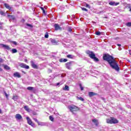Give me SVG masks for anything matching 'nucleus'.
Listing matches in <instances>:
<instances>
[{
    "mask_svg": "<svg viewBox=\"0 0 131 131\" xmlns=\"http://www.w3.org/2000/svg\"><path fill=\"white\" fill-rule=\"evenodd\" d=\"M103 59L104 61H107V62H108V64L113 69H115L116 71H119L118 64L117 63V62H116V60L114 59L113 56L109 54H104L103 56Z\"/></svg>",
    "mask_w": 131,
    "mask_h": 131,
    "instance_id": "obj_1",
    "label": "nucleus"
},
{
    "mask_svg": "<svg viewBox=\"0 0 131 131\" xmlns=\"http://www.w3.org/2000/svg\"><path fill=\"white\" fill-rule=\"evenodd\" d=\"M106 122L107 123H110L111 124L113 123H118V120L115 118L111 117L110 119H106Z\"/></svg>",
    "mask_w": 131,
    "mask_h": 131,
    "instance_id": "obj_2",
    "label": "nucleus"
},
{
    "mask_svg": "<svg viewBox=\"0 0 131 131\" xmlns=\"http://www.w3.org/2000/svg\"><path fill=\"white\" fill-rule=\"evenodd\" d=\"M69 108L70 111H71L73 113L75 111H78V110H79V108H78V107H77L74 105H71L69 106Z\"/></svg>",
    "mask_w": 131,
    "mask_h": 131,
    "instance_id": "obj_3",
    "label": "nucleus"
},
{
    "mask_svg": "<svg viewBox=\"0 0 131 131\" xmlns=\"http://www.w3.org/2000/svg\"><path fill=\"white\" fill-rule=\"evenodd\" d=\"M73 63H74V62L73 61H70L69 62L66 63V68H67V69H68L69 70H71L72 69L71 67H72Z\"/></svg>",
    "mask_w": 131,
    "mask_h": 131,
    "instance_id": "obj_4",
    "label": "nucleus"
},
{
    "mask_svg": "<svg viewBox=\"0 0 131 131\" xmlns=\"http://www.w3.org/2000/svg\"><path fill=\"white\" fill-rule=\"evenodd\" d=\"M86 53L88 55H89V56L90 57V58L91 59H93L94 58H95L96 57V54H95V53H94V52L88 50L86 52Z\"/></svg>",
    "mask_w": 131,
    "mask_h": 131,
    "instance_id": "obj_5",
    "label": "nucleus"
},
{
    "mask_svg": "<svg viewBox=\"0 0 131 131\" xmlns=\"http://www.w3.org/2000/svg\"><path fill=\"white\" fill-rule=\"evenodd\" d=\"M30 63L32 68H34V69H37L38 68V66L35 64V60H31Z\"/></svg>",
    "mask_w": 131,
    "mask_h": 131,
    "instance_id": "obj_6",
    "label": "nucleus"
},
{
    "mask_svg": "<svg viewBox=\"0 0 131 131\" xmlns=\"http://www.w3.org/2000/svg\"><path fill=\"white\" fill-rule=\"evenodd\" d=\"M26 119H27L28 124H29L30 125H31V126H32L33 127H34L35 124L34 123H33L31 119L28 117H27Z\"/></svg>",
    "mask_w": 131,
    "mask_h": 131,
    "instance_id": "obj_7",
    "label": "nucleus"
},
{
    "mask_svg": "<svg viewBox=\"0 0 131 131\" xmlns=\"http://www.w3.org/2000/svg\"><path fill=\"white\" fill-rule=\"evenodd\" d=\"M19 66L21 68H25V69H29V66L25 64V63H20L19 64Z\"/></svg>",
    "mask_w": 131,
    "mask_h": 131,
    "instance_id": "obj_8",
    "label": "nucleus"
},
{
    "mask_svg": "<svg viewBox=\"0 0 131 131\" xmlns=\"http://www.w3.org/2000/svg\"><path fill=\"white\" fill-rule=\"evenodd\" d=\"M1 46H2V47L4 48L5 50H7L8 51H11V48L9 46L6 45L4 44H1Z\"/></svg>",
    "mask_w": 131,
    "mask_h": 131,
    "instance_id": "obj_9",
    "label": "nucleus"
},
{
    "mask_svg": "<svg viewBox=\"0 0 131 131\" xmlns=\"http://www.w3.org/2000/svg\"><path fill=\"white\" fill-rule=\"evenodd\" d=\"M14 77H17L18 78H21V75H20V73L19 72H16L13 74Z\"/></svg>",
    "mask_w": 131,
    "mask_h": 131,
    "instance_id": "obj_10",
    "label": "nucleus"
},
{
    "mask_svg": "<svg viewBox=\"0 0 131 131\" xmlns=\"http://www.w3.org/2000/svg\"><path fill=\"white\" fill-rule=\"evenodd\" d=\"M54 28H55V30H56V31L62 30V28H61V27H60V26H59V25H58V24H55Z\"/></svg>",
    "mask_w": 131,
    "mask_h": 131,
    "instance_id": "obj_11",
    "label": "nucleus"
},
{
    "mask_svg": "<svg viewBox=\"0 0 131 131\" xmlns=\"http://www.w3.org/2000/svg\"><path fill=\"white\" fill-rule=\"evenodd\" d=\"M15 118L18 120H20V119H22V116L19 114H17L15 115Z\"/></svg>",
    "mask_w": 131,
    "mask_h": 131,
    "instance_id": "obj_12",
    "label": "nucleus"
},
{
    "mask_svg": "<svg viewBox=\"0 0 131 131\" xmlns=\"http://www.w3.org/2000/svg\"><path fill=\"white\" fill-rule=\"evenodd\" d=\"M4 6L6 9H8V10H9V11H12V7L9 5L8 4H4Z\"/></svg>",
    "mask_w": 131,
    "mask_h": 131,
    "instance_id": "obj_13",
    "label": "nucleus"
},
{
    "mask_svg": "<svg viewBox=\"0 0 131 131\" xmlns=\"http://www.w3.org/2000/svg\"><path fill=\"white\" fill-rule=\"evenodd\" d=\"M7 17H8V18H10V19H9V20L10 21H11V20H15V16H14V15H10V14H8L7 15Z\"/></svg>",
    "mask_w": 131,
    "mask_h": 131,
    "instance_id": "obj_14",
    "label": "nucleus"
},
{
    "mask_svg": "<svg viewBox=\"0 0 131 131\" xmlns=\"http://www.w3.org/2000/svg\"><path fill=\"white\" fill-rule=\"evenodd\" d=\"M2 66H3L4 67V69L5 70H11V68H10V67H9L8 65L7 64H3Z\"/></svg>",
    "mask_w": 131,
    "mask_h": 131,
    "instance_id": "obj_15",
    "label": "nucleus"
},
{
    "mask_svg": "<svg viewBox=\"0 0 131 131\" xmlns=\"http://www.w3.org/2000/svg\"><path fill=\"white\" fill-rule=\"evenodd\" d=\"M108 4L110 6H118V5H119V3H115V2H111Z\"/></svg>",
    "mask_w": 131,
    "mask_h": 131,
    "instance_id": "obj_16",
    "label": "nucleus"
},
{
    "mask_svg": "<svg viewBox=\"0 0 131 131\" xmlns=\"http://www.w3.org/2000/svg\"><path fill=\"white\" fill-rule=\"evenodd\" d=\"M97 95V93H94V92H89V97H93L94 96H96Z\"/></svg>",
    "mask_w": 131,
    "mask_h": 131,
    "instance_id": "obj_17",
    "label": "nucleus"
},
{
    "mask_svg": "<svg viewBox=\"0 0 131 131\" xmlns=\"http://www.w3.org/2000/svg\"><path fill=\"white\" fill-rule=\"evenodd\" d=\"M68 61V60L66 58H61L59 59V62H60L61 63L64 62H67Z\"/></svg>",
    "mask_w": 131,
    "mask_h": 131,
    "instance_id": "obj_18",
    "label": "nucleus"
},
{
    "mask_svg": "<svg viewBox=\"0 0 131 131\" xmlns=\"http://www.w3.org/2000/svg\"><path fill=\"white\" fill-rule=\"evenodd\" d=\"M25 110H26V111H27V112H30V109L29 108V107H28V106L26 105L24 107Z\"/></svg>",
    "mask_w": 131,
    "mask_h": 131,
    "instance_id": "obj_19",
    "label": "nucleus"
},
{
    "mask_svg": "<svg viewBox=\"0 0 131 131\" xmlns=\"http://www.w3.org/2000/svg\"><path fill=\"white\" fill-rule=\"evenodd\" d=\"M63 91H69V86L68 85H66L64 88H62Z\"/></svg>",
    "mask_w": 131,
    "mask_h": 131,
    "instance_id": "obj_20",
    "label": "nucleus"
},
{
    "mask_svg": "<svg viewBox=\"0 0 131 131\" xmlns=\"http://www.w3.org/2000/svg\"><path fill=\"white\" fill-rule=\"evenodd\" d=\"M10 51L12 54H15L17 52V50L16 49H12L11 50H10Z\"/></svg>",
    "mask_w": 131,
    "mask_h": 131,
    "instance_id": "obj_21",
    "label": "nucleus"
},
{
    "mask_svg": "<svg viewBox=\"0 0 131 131\" xmlns=\"http://www.w3.org/2000/svg\"><path fill=\"white\" fill-rule=\"evenodd\" d=\"M67 57V58H69V59H73V58H74V56L71 54L68 55Z\"/></svg>",
    "mask_w": 131,
    "mask_h": 131,
    "instance_id": "obj_22",
    "label": "nucleus"
},
{
    "mask_svg": "<svg viewBox=\"0 0 131 131\" xmlns=\"http://www.w3.org/2000/svg\"><path fill=\"white\" fill-rule=\"evenodd\" d=\"M7 13L8 12L5 13L4 12V11H1V14L2 15V16H6Z\"/></svg>",
    "mask_w": 131,
    "mask_h": 131,
    "instance_id": "obj_23",
    "label": "nucleus"
},
{
    "mask_svg": "<svg viewBox=\"0 0 131 131\" xmlns=\"http://www.w3.org/2000/svg\"><path fill=\"white\" fill-rule=\"evenodd\" d=\"M10 42L11 43H13V45H14V46H17L18 43H17L15 41H10Z\"/></svg>",
    "mask_w": 131,
    "mask_h": 131,
    "instance_id": "obj_24",
    "label": "nucleus"
},
{
    "mask_svg": "<svg viewBox=\"0 0 131 131\" xmlns=\"http://www.w3.org/2000/svg\"><path fill=\"white\" fill-rule=\"evenodd\" d=\"M51 42L53 45H56L57 43V41H56V40H55V39H52L51 40Z\"/></svg>",
    "mask_w": 131,
    "mask_h": 131,
    "instance_id": "obj_25",
    "label": "nucleus"
},
{
    "mask_svg": "<svg viewBox=\"0 0 131 131\" xmlns=\"http://www.w3.org/2000/svg\"><path fill=\"white\" fill-rule=\"evenodd\" d=\"M77 99H78V100H80V101H84V99H83V98L81 97H77Z\"/></svg>",
    "mask_w": 131,
    "mask_h": 131,
    "instance_id": "obj_26",
    "label": "nucleus"
},
{
    "mask_svg": "<svg viewBox=\"0 0 131 131\" xmlns=\"http://www.w3.org/2000/svg\"><path fill=\"white\" fill-rule=\"evenodd\" d=\"M26 26H27V27H30V28H32V27H33V25H31L29 24H26Z\"/></svg>",
    "mask_w": 131,
    "mask_h": 131,
    "instance_id": "obj_27",
    "label": "nucleus"
},
{
    "mask_svg": "<svg viewBox=\"0 0 131 131\" xmlns=\"http://www.w3.org/2000/svg\"><path fill=\"white\" fill-rule=\"evenodd\" d=\"M4 94L5 95V96L7 98V99H8V98H9V95H8V94H7V92H6V91H4Z\"/></svg>",
    "mask_w": 131,
    "mask_h": 131,
    "instance_id": "obj_28",
    "label": "nucleus"
},
{
    "mask_svg": "<svg viewBox=\"0 0 131 131\" xmlns=\"http://www.w3.org/2000/svg\"><path fill=\"white\" fill-rule=\"evenodd\" d=\"M95 62H99V58L96 57V56L93 59Z\"/></svg>",
    "mask_w": 131,
    "mask_h": 131,
    "instance_id": "obj_29",
    "label": "nucleus"
},
{
    "mask_svg": "<svg viewBox=\"0 0 131 131\" xmlns=\"http://www.w3.org/2000/svg\"><path fill=\"white\" fill-rule=\"evenodd\" d=\"M34 88L33 87H31V86H29L27 88V90H28V91H32V90H33Z\"/></svg>",
    "mask_w": 131,
    "mask_h": 131,
    "instance_id": "obj_30",
    "label": "nucleus"
},
{
    "mask_svg": "<svg viewBox=\"0 0 131 131\" xmlns=\"http://www.w3.org/2000/svg\"><path fill=\"white\" fill-rule=\"evenodd\" d=\"M49 119L51 121H54V117H53L52 116H49Z\"/></svg>",
    "mask_w": 131,
    "mask_h": 131,
    "instance_id": "obj_31",
    "label": "nucleus"
},
{
    "mask_svg": "<svg viewBox=\"0 0 131 131\" xmlns=\"http://www.w3.org/2000/svg\"><path fill=\"white\" fill-rule=\"evenodd\" d=\"M95 34L96 35H101V32H100V31L96 32Z\"/></svg>",
    "mask_w": 131,
    "mask_h": 131,
    "instance_id": "obj_32",
    "label": "nucleus"
},
{
    "mask_svg": "<svg viewBox=\"0 0 131 131\" xmlns=\"http://www.w3.org/2000/svg\"><path fill=\"white\" fill-rule=\"evenodd\" d=\"M45 38H49V33H46V34L45 35Z\"/></svg>",
    "mask_w": 131,
    "mask_h": 131,
    "instance_id": "obj_33",
    "label": "nucleus"
},
{
    "mask_svg": "<svg viewBox=\"0 0 131 131\" xmlns=\"http://www.w3.org/2000/svg\"><path fill=\"white\" fill-rule=\"evenodd\" d=\"M38 125H42V126H43V125H45V123H43V122H39V123H38Z\"/></svg>",
    "mask_w": 131,
    "mask_h": 131,
    "instance_id": "obj_34",
    "label": "nucleus"
},
{
    "mask_svg": "<svg viewBox=\"0 0 131 131\" xmlns=\"http://www.w3.org/2000/svg\"><path fill=\"white\" fill-rule=\"evenodd\" d=\"M126 26H127L128 27H130V26H131V23L130 22L127 23L126 24Z\"/></svg>",
    "mask_w": 131,
    "mask_h": 131,
    "instance_id": "obj_35",
    "label": "nucleus"
},
{
    "mask_svg": "<svg viewBox=\"0 0 131 131\" xmlns=\"http://www.w3.org/2000/svg\"><path fill=\"white\" fill-rule=\"evenodd\" d=\"M68 31H69V32H72V29L70 27L68 28Z\"/></svg>",
    "mask_w": 131,
    "mask_h": 131,
    "instance_id": "obj_36",
    "label": "nucleus"
},
{
    "mask_svg": "<svg viewBox=\"0 0 131 131\" xmlns=\"http://www.w3.org/2000/svg\"><path fill=\"white\" fill-rule=\"evenodd\" d=\"M81 10H82V11H85V12H88V9L85 8L84 7H82Z\"/></svg>",
    "mask_w": 131,
    "mask_h": 131,
    "instance_id": "obj_37",
    "label": "nucleus"
},
{
    "mask_svg": "<svg viewBox=\"0 0 131 131\" xmlns=\"http://www.w3.org/2000/svg\"><path fill=\"white\" fill-rule=\"evenodd\" d=\"M33 120H34V121H35L36 122H37L38 124V123L39 122L38 121V120H37V119H36V118H33Z\"/></svg>",
    "mask_w": 131,
    "mask_h": 131,
    "instance_id": "obj_38",
    "label": "nucleus"
},
{
    "mask_svg": "<svg viewBox=\"0 0 131 131\" xmlns=\"http://www.w3.org/2000/svg\"><path fill=\"white\" fill-rule=\"evenodd\" d=\"M40 9L42 10L43 14H46V10H45V9H43L42 7H40Z\"/></svg>",
    "mask_w": 131,
    "mask_h": 131,
    "instance_id": "obj_39",
    "label": "nucleus"
},
{
    "mask_svg": "<svg viewBox=\"0 0 131 131\" xmlns=\"http://www.w3.org/2000/svg\"><path fill=\"white\" fill-rule=\"evenodd\" d=\"M79 86L81 89V91H83V87H82V85H81V84H79Z\"/></svg>",
    "mask_w": 131,
    "mask_h": 131,
    "instance_id": "obj_40",
    "label": "nucleus"
},
{
    "mask_svg": "<svg viewBox=\"0 0 131 131\" xmlns=\"http://www.w3.org/2000/svg\"><path fill=\"white\" fill-rule=\"evenodd\" d=\"M93 122H94V123H96L97 122L98 120H96V119H94L92 120Z\"/></svg>",
    "mask_w": 131,
    "mask_h": 131,
    "instance_id": "obj_41",
    "label": "nucleus"
},
{
    "mask_svg": "<svg viewBox=\"0 0 131 131\" xmlns=\"http://www.w3.org/2000/svg\"><path fill=\"white\" fill-rule=\"evenodd\" d=\"M56 85H62V83L61 82H58L56 83Z\"/></svg>",
    "mask_w": 131,
    "mask_h": 131,
    "instance_id": "obj_42",
    "label": "nucleus"
},
{
    "mask_svg": "<svg viewBox=\"0 0 131 131\" xmlns=\"http://www.w3.org/2000/svg\"><path fill=\"white\" fill-rule=\"evenodd\" d=\"M95 124L96 126H98V125H99V122H98V121H97V122H96V123H95Z\"/></svg>",
    "mask_w": 131,
    "mask_h": 131,
    "instance_id": "obj_43",
    "label": "nucleus"
},
{
    "mask_svg": "<svg viewBox=\"0 0 131 131\" xmlns=\"http://www.w3.org/2000/svg\"><path fill=\"white\" fill-rule=\"evenodd\" d=\"M86 8H89V9H90V8H91V7L90 6V5L86 4Z\"/></svg>",
    "mask_w": 131,
    "mask_h": 131,
    "instance_id": "obj_44",
    "label": "nucleus"
},
{
    "mask_svg": "<svg viewBox=\"0 0 131 131\" xmlns=\"http://www.w3.org/2000/svg\"><path fill=\"white\" fill-rule=\"evenodd\" d=\"M66 76V75H65V74L61 75V77H64V76Z\"/></svg>",
    "mask_w": 131,
    "mask_h": 131,
    "instance_id": "obj_45",
    "label": "nucleus"
},
{
    "mask_svg": "<svg viewBox=\"0 0 131 131\" xmlns=\"http://www.w3.org/2000/svg\"><path fill=\"white\" fill-rule=\"evenodd\" d=\"M48 71H49V72H50V73H52V70H51V69H49Z\"/></svg>",
    "mask_w": 131,
    "mask_h": 131,
    "instance_id": "obj_46",
    "label": "nucleus"
},
{
    "mask_svg": "<svg viewBox=\"0 0 131 131\" xmlns=\"http://www.w3.org/2000/svg\"><path fill=\"white\" fill-rule=\"evenodd\" d=\"M117 46H118V47H121V45L120 44H117Z\"/></svg>",
    "mask_w": 131,
    "mask_h": 131,
    "instance_id": "obj_47",
    "label": "nucleus"
},
{
    "mask_svg": "<svg viewBox=\"0 0 131 131\" xmlns=\"http://www.w3.org/2000/svg\"><path fill=\"white\" fill-rule=\"evenodd\" d=\"M22 72H23V73H24V74H26V73H25V72H24V71H22Z\"/></svg>",
    "mask_w": 131,
    "mask_h": 131,
    "instance_id": "obj_48",
    "label": "nucleus"
},
{
    "mask_svg": "<svg viewBox=\"0 0 131 131\" xmlns=\"http://www.w3.org/2000/svg\"><path fill=\"white\" fill-rule=\"evenodd\" d=\"M129 55H131L130 50L129 51Z\"/></svg>",
    "mask_w": 131,
    "mask_h": 131,
    "instance_id": "obj_49",
    "label": "nucleus"
},
{
    "mask_svg": "<svg viewBox=\"0 0 131 131\" xmlns=\"http://www.w3.org/2000/svg\"><path fill=\"white\" fill-rule=\"evenodd\" d=\"M2 62H3V59H1V62L2 63Z\"/></svg>",
    "mask_w": 131,
    "mask_h": 131,
    "instance_id": "obj_50",
    "label": "nucleus"
},
{
    "mask_svg": "<svg viewBox=\"0 0 131 131\" xmlns=\"http://www.w3.org/2000/svg\"><path fill=\"white\" fill-rule=\"evenodd\" d=\"M23 22H25V20L23 19Z\"/></svg>",
    "mask_w": 131,
    "mask_h": 131,
    "instance_id": "obj_51",
    "label": "nucleus"
},
{
    "mask_svg": "<svg viewBox=\"0 0 131 131\" xmlns=\"http://www.w3.org/2000/svg\"><path fill=\"white\" fill-rule=\"evenodd\" d=\"M13 99H15V96L13 97Z\"/></svg>",
    "mask_w": 131,
    "mask_h": 131,
    "instance_id": "obj_52",
    "label": "nucleus"
},
{
    "mask_svg": "<svg viewBox=\"0 0 131 131\" xmlns=\"http://www.w3.org/2000/svg\"><path fill=\"white\" fill-rule=\"evenodd\" d=\"M26 28H28V27H26Z\"/></svg>",
    "mask_w": 131,
    "mask_h": 131,
    "instance_id": "obj_53",
    "label": "nucleus"
},
{
    "mask_svg": "<svg viewBox=\"0 0 131 131\" xmlns=\"http://www.w3.org/2000/svg\"><path fill=\"white\" fill-rule=\"evenodd\" d=\"M119 51H120V49H119Z\"/></svg>",
    "mask_w": 131,
    "mask_h": 131,
    "instance_id": "obj_54",
    "label": "nucleus"
},
{
    "mask_svg": "<svg viewBox=\"0 0 131 131\" xmlns=\"http://www.w3.org/2000/svg\"><path fill=\"white\" fill-rule=\"evenodd\" d=\"M119 51H120V49H119Z\"/></svg>",
    "mask_w": 131,
    "mask_h": 131,
    "instance_id": "obj_55",
    "label": "nucleus"
},
{
    "mask_svg": "<svg viewBox=\"0 0 131 131\" xmlns=\"http://www.w3.org/2000/svg\"><path fill=\"white\" fill-rule=\"evenodd\" d=\"M0 113H1V110H0Z\"/></svg>",
    "mask_w": 131,
    "mask_h": 131,
    "instance_id": "obj_56",
    "label": "nucleus"
}]
</instances>
